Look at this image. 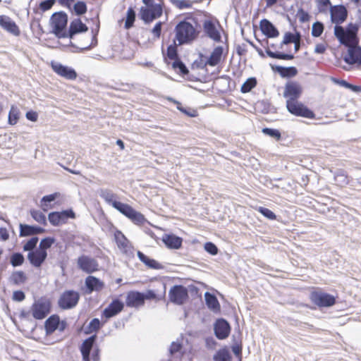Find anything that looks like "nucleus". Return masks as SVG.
<instances>
[{
  "instance_id": "obj_30",
  "label": "nucleus",
  "mask_w": 361,
  "mask_h": 361,
  "mask_svg": "<svg viewBox=\"0 0 361 361\" xmlns=\"http://www.w3.org/2000/svg\"><path fill=\"white\" fill-rule=\"evenodd\" d=\"M137 255L139 259L142 262H143L147 267H149L150 269H163L164 267L161 264H160L159 262H158L157 261H156L154 259H151V258L148 257L147 256H146L145 254H143L140 251H138Z\"/></svg>"
},
{
  "instance_id": "obj_18",
  "label": "nucleus",
  "mask_w": 361,
  "mask_h": 361,
  "mask_svg": "<svg viewBox=\"0 0 361 361\" xmlns=\"http://www.w3.org/2000/svg\"><path fill=\"white\" fill-rule=\"evenodd\" d=\"M123 303L118 299L114 300L103 312V315L109 319L116 316L123 309Z\"/></svg>"
},
{
  "instance_id": "obj_43",
  "label": "nucleus",
  "mask_w": 361,
  "mask_h": 361,
  "mask_svg": "<svg viewBox=\"0 0 361 361\" xmlns=\"http://www.w3.org/2000/svg\"><path fill=\"white\" fill-rule=\"evenodd\" d=\"M113 207L119 211L126 216L128 215V214H129V211L132 208V207H130V205L118 201L113 203Z\"/></svg>"
},
{
  "instance_id": "obj_27",
  "label": "nucleus",
  "mask_w": 361,
  "mask_h": 361,
  "mask_svg": "<svg viewBox=\"0 0 361 361\" xmlns=\"http://www.w3.org/2000/svg\"><path fill=\"white\" fill-rule=\"evenodd\" d=\"M96 335L92 336L85 340L80 347L83 361H90V353L95 342Z\"/></svg>"
},
{
  "instance_id": "obj_45",
  "label": "nucleus",
  "mask_w": 361,
  "mask_h": 361,
  "mask_svg": "<svg viewBox=\"0 0 361 361\" xmlns=\"http://www.w3.org/2000/svg\"><path fill=\"white\" fill-rule=\"evenodd\" d=\"M214 361H229L230 353L226 349L219 350L214 357Z\"/></svg>"
},
{
  "instance_id": "obj_50",
  "label": "nucleus",
  "mask_w": 361,
  "mask_h": 361,
  "mask_svg": "<svg viewBox=\"0 0 361 361\" xmlns=\"http://www.w3.org/2000/svg\"><path fill=\"white\" fill-rule=\"evenodd\" d=\"M55 240L53 238H45L42 239L39 243L38 248L41 250L47 251V250L54 243Z\"/></svg>"
},
{
  "instance_id": "obj_6",
  "label": "nucleus",
  "mask_w": 361,
  "mask_h": 361,
  "mask_svg": "<svg viewBox=\"0 0 361 361\" xmlns=\"http://www.w3.org/2000/svg\"><path fill=\"white\" fill-rule=\"evenodd\" d=\"M303 92L302 84L296 80H288L286 82L283 95L286 100L299 99Z\"/></svg>"
},
{
  "instance_id": "obj_39",
  "label": "nucleus",
  "mask_w": 361,
  "mask_h": 361,
  "mask_svg": "<svg viewBox=\"0 0 361 361\" xmlns=\"http://www.w3.org/2000/svg\"><path fill=\"white\" fill-rule=\"evenodd\" d=\"M99 195L103 198L107 203L113 206V203L117 202L116 199V195L111 190L104 189L100 191Z\"/></svg>"
},
{
  "instance_id": "obj_49",
  "label": "nucleus",
  "mask_w": 361,
  "mask_h": 361,
  "mask_svg": "<svg viewBox=\"0 0 361 361\" xmlns=\"http://www.w3.org/2000/svg\"><path fill=\"white\" fill-rule=\"evenodd\" d=\"M324 31V25L320 22H315L312 25V35L315 37L321 36Z\"/></svg>"
},
{
  "instance_id": "obj_22",
  "label": "nucleus",
  "mask_w": 361,
  "mask_h": 361,
  "mask_svg": "<svg viewBox=\"0 0 361 361\" xmlns=\"http://www.w3.org/2000/svg\"><path fill=\"white\" fill-rule=\"evenodd\" d=\"M214 332L219 339L226 338L230 332V326L224 319H219L214 325Z\"/></svg>"
},
{
  "instance_id": "obj_40",
  "label": "nucleus",
  "mask_w": 361,
  "mask_h": 361,
  "mask_svg": "<svg viewBox=\"0 0 361 361\" xmlns=\"http://www.w3.org/2000/svg\"><path fill=\"white\" fill-rule=\"evenodd\" d=\"M24 261V256L20 252L13 253L10 257V263L14 267L21 266Z\"/></svg>"
},
{
  "instance_id": "obj_48",
  "label": "nucleus",
  "mask_w": 361,
  "mask_h": 361,
  "mask_svg": "<svg viewBox=\"0 0 361 361\" xmlns=\"http://www.w3.org/2000/svg\"><path fill=\"white\" fill-rule=\"evenodd\" d=\"M11 279L14 283L20 284V283L25 282V281L26 279V276H25V274L23 273V271H18L13 273V274L11 276Z\"/></svg>"
},
{
  "instance_id": "obj_9",
  "label": "nucleus",
  "mask_w": 361,
  "mask_h": 361,
  "mask_svg": "<svg viewBox=\"0 0 361 361\" xmlns=\"http://www.w3.org/2000/svg\"><path fill=\"white\" fill-rule=\"evenodd\" d=\"M169 296L172 302L182 305L188 297V290L183 286H174L170 289Z\"/></svg>"
},
{
  "instance_id": "obj_61",
  "label": "nucleus",
  "mask_w": 361,
  "mask_h": 361,
  "mask_svg": "<svg viewBox=\"0 0 361 361\" xmlns=\"http://www.w3.org/2000/svg\"><path fill=\"white\" fill-rule=\"evenodd\" d=\"M100 328V321L98 319H93L89 324V331L90 332L96 331Z\"/></svg>"
},
{
  "instance_id": "obj_1",
  "label": "nucleus",
  "mask_w": 361,
  "mask_h": 361,
  "mask_svg": "<svg viewBox=\"0 0 361 361\" xmlns=\"http://www.w3.org/2000/svg\"><path fill=\"white\" fill-rule=\"evenodd\" d=\"M176 39L178 44H183L190 42L197 37V32L193 25L187 21L180 22L175 28Z\"/></svg>"
},
{
  "instance_id": "obj_8",
  "label": "nucleus",
  "mask_w": 361,
  "mask_h": 361,
  "mask_svg": "<svg viewBox=\"0 0 361 361\" xmlns=\"http://www.w3.org/2000/svg\"><path fill=\"white\" fill-rule=\"evenodd\" d=\"M50 303L43 299L35 301L31 307L32 317L36 319H43L49 313Z\"/></svg>"
},
{
  "instance_id": "obj_54",
  "label": "nucleus",
  "mask_w": 361,
  "mask_h": 361,
  "mask_svg": "<svg viewBox=\"0 0 361 361\" xmlns=\"http://www.w3.org/2000/svg\"><path fill=\"white\" fill-rule=\"evenodd\" d=\"M299 36H300L299 33L293 34L291 32H286L284 35L283 41L281 42V44L282 45V44H288L289 43H293V42H295V40L296 39V37H298Z\"/></svg>"
},
{
  "instance_id": "obj_46",
  "label": "nucleus",
  "mask_w": 361,
  "mask_h": 361,
  "mask_svg": "<svg viewBox=\"0 0 361 361\" xmlns=\"http://www.w3.org/2000/svg\"><path fill=\"white\" fill-rule=\"evenodd\" d=\"M262 133L267 135H269L276 140L279 141L281 138V134L279 130L272 129L269 128H264L262 129Z\"/></svg>"
},
{
  "instance_id": "obj_10",
  "label": "nucleus",
  "mask_w": 361,
  "mask_h": 361,
  "mask_svg": "<svg viewBox=\"0 0 361 361\" xmlns=\"http://www.w3.org/2000/svg\"><path fill=\"white\" fill-rule=\"evenodd\" d=\"M331 20L336 25L342 24L348 17V11L343 5H335L330 7Z\"/></svg>"
},
{
  "instance_id": "obj_47",
  "label": "nucleus",
  "mask_w": 361,
  "mask_h": 361,
  "mask_svg": "<svg viewBox=\"0 0 361 361\" xmlns=\"http://www.w3.org/2000/svg\"><path fill=\"white\" fill-rule=\"evenodd\" d=\"M135 13L132 8H129L127 11V18L125 23V27L129 29L133 26L135 21Z\"/></svg>"
},
{
  "instance_id": "obj_36",
  "label": "nucleus",
  "mask_w": 361,
  "mask_h": 361,
  "mask_svg": "<svg viewBox=\"0 0 361 361\" xmlns=\"http://www.w3.org/2000/svg\"><path fill=\"white\" fill-rule=\"evenodd\" d=\"M126 216L136 224H141L145 220L144 216L141 213L135 211L133 207Z\"/></svg>"
},
{
  "instance_id": "obj_44",
  "label": "nucleus",
  "mask_w": 361,
  "mask_h": 361,
  "mask_svg": "<svg viewBox=\"0 0 361 361\" xmlns=\"http://www.w3.org/2000/svg\"><path fill=\"white\" fill-rule=\"evenodd\" d=\"M182 349V345L178 341L172 342L169 348V353L171 356H177L180 357L181 356L180 350Z\"/></svg>"
},
{
  "instance_id": "obj_53",
  "label": "nucleus",
  "mask_w": 361,
  "mask_h": 361,
  "mask_svg": "<svg viewBox=\"0 0 361 361\" xmlns=\"http://www.w3.org/2000/svg\"><path fill=\"white\" fill-rule=\"evenodd\" d=\"M38 242V238L37 237H33L30 238L24 245H23V250L24 251H29L32 252L34 251L35 247L37 245V243Z\"/></svg>"
},
{
  "instance_id": "obj_55",
  "label": "nucleus",
  "mask_w": 361,
  "mask_h": 361,
  "mask_svg": "<svg viewBox=\"0 0 361 361\" xmlns=\"http://www.w3.org/2000/svg\"><path fill=\"white\" fill-rule=\"evenodd\" d=\"M74 11L77 15H82L87 11V6L83 1H78L74 5Z\"/></svg>"
},
{
  "instance_id": "obj_23",
  "label": "nucleus",
  "mask_w": 361,
  "mask_h": 361,
  "mask_svg": "<svg viewBox=\"0 0 361 361\" xmlns=\"http://www.w3.org/2000/svg\"><path fill=\"white\" fill-rule=\"evenodd\" d=\"M163 243L169 249L178 250L182 245L183 239L174 234H164L161 238Z\"/></svg>"
},
{
  "instance_id": "obj_12",
  "label": "nucleus",
  "mask_w": 361,
  "mask_h": 361,
  "mask_svg": "<svg viewBox=\"0 0 361 361\" xmlns=\"http://www.w3.org/2000/svg\"><path fill=\"white\" fill-rule=\"evenodd\" d=\"M51 66L56 73L66 79L74 80L77 78V73L74 69L68 66H63L59 62L51 61Z\"/></svg>"
},
{
  "instance_id": "obj_29",
  "label": "nucleus",
  "mask_w": 361,
  "mask_h": 361,
  "mask_svg": "<svg viewBox=\"0 0 361 361\" xmlns=\"http://www.w3.org/2000/svg\"><path fill=\"white\" fill-rule=\"evenodd\" d=\"M44 232V229L35 226H30L27 224H20V236H29L35 234H39Z\"/></svg>"
},
{
  "instance_id": "obj_56",
  "label": "nucleus",
  "mask_w": 361,
  "mask_h": 361,
  "mask_svg": "<svg viewBox=\"0 0 361 361\" xmlns=\"http://www.w3.org/2000/svg\"><path fill=\"white\" fill-rule=\"evenodd\" d=\"M31 216L38 223L46 224V217L41 212L33 210L31 212Z\"/></svg>"
},
{
  "instance_id": "obj_32",
  "label": "nucleus",
  "mask_w": 361,
  "mask_h": 361,
  "mask_svg": "<svg viewBox=\"0 0 361 361\" xmlns=\"http://www.w3.org/2000/svg\"><path fill=\"white\" fill-rule=\"evenodd\" d=\"M223 48L221 47H216L212 52L207 63L211 66L217 65L221 59Z\"/></svg>"
},
{
  "instance_id": "obj_13",
  "label": "nucleus",
  "mask_w": 361,
  "mask_h": 361,
  "mask_svg": "<svg viewBox=\"0 0 361 361\" xmlns=\"http://www.w3.org/2000/svg\"><path fill=\"white\" fill-rule=\"evenodd\" d=\"M0 26L4 30L13 36L18 37L20 34L18 26L10 17L7 16H0Z\"/></svg>"
},
{
  "instance_id": "obj_17",
  "label": "nucleus",
  "mask_w": 361,
  "mask_h": 361,
  "mask_svg": "<svg viewBox=\"0 0 361 361\" xmlns=\"http://www.w3.org/2000/svg\"><path fill=\"white\" fill-rule=\"evenodd\" d=\"M74 218L75 214L73 211H63L62 212H51L49 214L48 219L51 224L53 226H59L68 218Z\"/></svg>"
},
{
  "instance_id": "obj_19",
  "label": "nucleus",
  "mask_w": 361,
  "mask_h": 361,
  "mask_svg": "<svg viewBox=\"0 0 361 361\" xmlns=\"http://www.w3.org/2000/svg\"><path fill=\"white\" fill-rule=\"evenodd\" d=\"M345 61L349 64L361 65V48L357 45L348 48Z\"/></svg>"
},
{
  "instance_id": "obj_60",
  "label": "nucleus",
  "mask_w": 361,
  "mask_h": 361,
  "mask_svg": "<svg viewBox=\"0 0 361 361\" xmlns=\"http://www.w3.org/2000/svg\"><path fill=\"white\" fill-rule=\"evenodd\" d=\"M54 3L55 0H46L40 3L39 8L42 11H46L49 10Z\"/></svg>"
},
{
  "instance_id": "obj_38",
  "label": "nucleus",
  "mask_w": 361,
  "mask_h": 361,
  "mask_svg": "<svg viewBox=\"0 0 361 361\" xmlns=\"http://www.w3.org/2000/svg\"><path fill=\"white\" fill-rule=\"evenodd\" d=\"M335 181L339 186H344L348 184L349 179L348 174L344 171H340L335 175Z\"/></svg>"
},
{
  "instance_id": "obj_58",
  "label": "nucleus",
  "mask_w": 361,
  "mask_h": 361,
  "mask_svg": "<svg viewBox=\"0 0 361 361\" xmlns=\"http://www.w3.org/2000/svg\"><path fill=\"white\" fill-rule=\"evenodd\" d=\"M316 4L319 12H326L331 5L330 0H316Z\"/></svg>"
},
{
  "instance_id": "obj_11",
  "label": "nucleus",
  "mask_w": 361,
  "mask_h": 361,
  "mask_svg": "<svg viewBox=\"0 0 361 361\" xmlns=\"http://www.w3.org/2000/svg\"><path fill=\"white\" fill-rule=\"evenodd\" d=\"M140 15L141 18L146 23H149L162 15V8L160 4H156V6L149 8L142 7L140 9Z\"/></svg>"
},
{
  "instance_id": "obj_62",
  "label": "nucleus",
  "mask_w": 361,
  "mask_h": 361,
  "mask_svg": "<svg viewBox=\"0 0 361 361\" xmlns=\"http://www.w3.org/2000/svg\"><path fill=\"white\" fill-rule=\"evenodd\" d=\"M162 23L158 22L155 24L154 27L152 30V32L154 36V38L158 39L161 35Z\"/></svg>"
},
{
  "instance_id": "obj_35",
  "label": "nucleus",
  "mask_w": 361,
  "mask_h": 361,
  "mask_svg": "<svg viewBox=\"0 0 361 361\" xmlns=\"http://www.w3.org/2000/svg\"><path fill=\"white\" fill-rule=\"evenodd\" d=\"M126 216L136 224H141L145 220L144 216L141 213L135 211L133 207Z\"/></svg>"
},
{
  "instance_id": "obj_24",
  "label": "nucleus",
  "mask_w": 361,
  "mask_h": 361,
  "mask_svg": "<svg viewBox=\"0 0 361 361\" xmlns=\"http://www.w3.org/2000/svg\"><path fill=\"white\" fill-rule=\"evenodd\" d=\"M85 283L88 293H91L93 291L99 292L104 287V282L93 276H87L85 279Z\"/></svg>"
},
{
  "instance_id": "obj_59",
  "label": "nucleus",
  "mask_w": 361,
  "mask_h": 361,
  "mask_svg": "<svg viewBox=\"0 0 361 361\" xmlns=\"http://www.w3.org/2000/svg\"><path fill=\"white\" fill-rule=\"evenodd\" d=\"M204 250L212 255H216L218 252L217 247L210 242L204 244Z\"/></svg>"
},
{
  "instance_id": "obj_28",
  "label": "nucleus",
  "mask_w": 361,
  "mask_h": 361,
  "mask_svg": "<svg viewBox=\"0 0 361 361\" xmlns=\"http://www.w3.org/2000/svg\"><path fill=\"white\" fill-rule=\"evenodd\" d=\"M262 32L268 37H275L279 35L277 29L268 20L264 19L260 22Z\"/></svg>"
},
{
  "instance_id": "obj_42",
  "label": "nucleus",
  "mask_w": 361,
  "mask_h": 361,
  "mask_svg": "<svg viewBox=\"0 0 361 361\" xmlns=\"http://www.w3.org/2000/svg\"><path fill=\"white\" fill-rule=\"evenodd\" d=\"M113 207L119 211L126 216L128 215V214H129V211L132 208V207H130V205L118 201L113 203Z\"/></svg>"
},
{
  "instance_id": "obj_3",
  "label": "nucleus",
  "mask_w": 361,
  "mask_h": 361,
  "mask_svg": "<svg viewBox=\"0 0 361 361\" xmlns=\"http://www.w3.org/2000/svg\"><path fill=\"white\" fill-rule=\"evenodd\" d=\"M310 300L319 308L332 307L336 302L334 295L323 291L321 288L313 290L310 294Z\"/></svg>"
},
{
  "instance_id": "obj_57",
  "label": "nucleus",
  "mask_w": 361,
  "mask_h": 361,
  "mask_svg": "<svg viewBox=\"0 0 361 361\" xmlns=\"http://www.w3.org/2000/svg\"><path fill=\"white\" fill-rule=\"evenodd\" d=\"M258 211L265 217L270 220H275L276 219V214L269 209L266 207H259Z\"/></svg>"
},
{
  "instance_id": "obj_5",
  "label": "nucleus",
  "mask_w": 361,
  "mask_h": 361,
  "mask_svg": "<svg viewBox=\"0 0 361 361\" xmlns=\"http://www.w3.org/2000/svg\"><path fill=\"white\" fill-rule=\"evenodd\" d=\"M68 22V16L63 12L55 13L52 15L50 23L53 29V32L59 37H67L64 29L66 27Z\"/></svg>"
},
{
  "instance_id": "obj_31",
  "label": "nucleus",
  "mask_w": 361,
  "mask_h": 361,
  "mask_svg": "<svg viewBox=\"0 0 361 361\" xmlns=\"http://www.w3.org/2000/svg\"><path fill=\"white\" fill-rule=\"evenodd\" d=\"M114 237L118 247L122 251L127 252L130 247V243L125 235L121 231H117L114 234Z\"/></svg>"
},
{
  "instance_id": "obj_51",
  "label": "nucleus",
  "mask_w": 361,
  "mask_h": 361,
  "mask_svg": "<svg viewBox=\"0 0 361 361\" xmlns=\"http://www.w3.org/2000/svg\"><path fill=\"white\" fill-rule=\"evenodd\" d=\"M171 3L179 9L188 8L192 6L189 0H171Z\"/></svg>"
},
{
  "instance_id": "obj_34",
  "label": "nucleus",
  "mask_w": 361,
  "mask_h": 361,
  "mask_svg": "<svg viewBox=\"0 0 361 361\" xmlns=\"http://www.w3.org/2000/svg\"><path fill=\"white\" fill-rule=\"evenodd\" d=\"M59 324V318L56 316L50 317L45 322V330L47 334H50L53 333L57 328Z\"/></svg>"
},
{
  "instance_id": "obj_25",
  "label": "nucleus",
  "mask_w": 361,
  "mask_h": 361,
  "mask_svg": "<svg viewBox=\"0 0 361 361\" xmlns=\"http://www.w3.org/2000/svg\"><path fill=\"white\" fill-rule=\"evenodd\" d=\"M87 30V25L80 19L77 18L71 22L68 35L71 39H73L76 34L85 32Z\"/></svg>"
},
{
  "instance_id": "obj_33",
  "label": "nucleus",
  "mask_w": 361,
  "mask_h": 361,
  "mask_svg": "<svg viewBox=\"0 0 361 361\" xmlns=\"http://www.w3.org/2000/svg\"><path fill=\"white\" fill-rule=\"evenodd\" d=\"M204 299L207 307L210 310L214 312H217L220 310V305L216 296L208 292H206L204 294Z\"/></svg>"
},
{
  "instance_id": "obj_7",
  "label": "nucleus",
  "mask_w": 361,
  "mask_h": 361,
  "mask_svg": "<svg viewBox=\"0 0 361 361\" xmlns=\"http://www.w3.org/2000/svg\"><path fill=\"white\" fill-rule=\"evenodd\" d=\"M80 295L74 290H66L62 293L59 300V305L62 309H71L78 302Z\"/></svg>"
},
{
  "instance_id": "obj_14",
  "label": "nucleus",
  "mask_w": 361,
  "mask_h": 361,
  "mask_svg": "<svg viewBox=\"0 0 361 361\" xmlns=\"http://www.w3.org/2000/svg\"><path fill=\"white\" fill-rule=\"evenodd\" d=\"M47 257V252L41 250L39 248L34 251L29 252L27 254V259L30 263L35 267L39 268L44 263Z\"/></svg>"
},
{
  "instance_id": "obj_2",
  "label": "nucleus",
  "mask_w": 361,
  "mask_h": 361,
  "mask_svg": "<svg viewBox=\"0 0 361 361\" xmlns=\"http://www.w3.org/2000/svg\"><path fill=\"white\" fill-rule=\"evenodd\" d=\"M357 28L353 27L345 30L341 25H336L334 27V35L339 42L348 48L357 45L358 39L357 37Z\"/></svg>"
},
{
  "instance_id": "obj_16",
  "label": "nucleus",
  "mask_w": 361,
  "mask_h": 361,
  "mask_svg": "<svg viewBox=\"0 0 361 361\" xmlns=\"http://www.w3.org/2000/svg\"><path fill=\"white\" fill-rule=\"evenodd\" d=\"M126 305L131 307H139L145 303V294L137 291H130L126 297Z\"/></svg>"
},
{
  "instance_id": "obj_26",
  "label": "nucleus",
  "mask_w": 361,
  "mask_h": 361,
  "mask_svg": "<svg viewBox=\"0 0 361 361\" xmlns=\"http://www.w3.org/2000/svg\"><path fill=\"white\" fill-rule=\"evenodd\" d=\"M272 70L279 73L281 78H290L296 76L298 73V69L294 66L283 67L280 66H271Z\"/></svg>"
},
{
  "instance_id": "obj_37",
  "label": "nucleus",
  "mask_w": 361,
  "mask_h": 361,
  "mask_svg": "<svg viewBox=\"0 0 361 361\" xmlns=\"http://www.w3.org/2000/svg\"><path fill=\"white\" fill-rule=\"evenodd\" d=\"M20 111L17 106H11L9 114L8 122L10 125H16L19 119Z\"/></svg>"
},
{
  "instance_id": "obj_52",
  "label": "nucleus",
  "mask_w": 361,
  "mask_h": 361,
  "mask_svg": "<svg viewBox=\"0 0 361 361\" xmlns=\"http://www.w3.org/2000/svg\"><path fill=\"white\" fill-rule=\"evenodd\" d=\"M296 17L300 23H305L310 20V14L303 8H299L296 13Z\"/></svg>"
},
{
  "instance_id": "obj_15",
  "label": "nucleus",
  "mask_w": 361,
  "mask_h": 361,
  "mask_svg": "<svg viewBox=\"0 0 361 361\" xmlns=\"http://www.w3.org/2000/svg\"><path fill=\"white\" fill-rule=\"evenodd\" d=\"M80 269L86 273H92L98 269V264L95 259L87 256H82L78 259Z\"/></svg>"
},
{
  "instance_id": "obj_41",
  "label": "nucleus",
  "mask_w": 361,
  "mask_h": 361,
  "mask_svg": "<svg viewBox=\"0 0 361 361\" xmlns=\"http://www.w3.org/2000/svg\"><path fill=\"white\" fill-rule=\"evenodd\" d=\"M113 207L119 211L126 216L128 215V214H129V211L132 208V207H130V205L118 201L113 203Z\"/></svg>"
},
{
  "instance_id": "obj_64",
  "label": "nucleus",
  "mask_w": 361,
  "mask_h": 361,
  "mask_svg": "<svg viewBox=\"0 0 361 361\" xmlns=\"http://www.w3.org/2000/svg\"><path fill=\"white\" fill-rule=\"evenodd\" d=\"M167 56L171 59H174L177 56L176 48L170 45L167 49Z\"/></svg>"
},
{
  "instance_id": "obj_4",
  "label": "nucleus",
  "mask_w": 361,
  "mask_h": 361,
  "mask_svg": "<svg viewBox=\"0 0 361 361\" xmlns=\"http://www.w3.org/2000/svg\"><path fill=\"white\" fill-rule=\"evenodd\" d=\"M286 106L288 111L293 115L310 119L315 118L314 112L298 99L286 100Z\"/></svg>"
},
{
  "instance_id": "obj_63",
  "label": "nucleus",
  "mask_w": 361,
  "mask_h": 361,
  "mask_svg": "<svg viewBox=\"0 0 361 361\" xmlns=\"http://www.w3.org/2000/svg\"><path fill=\"white\" fill-rule=\"evenodd\" d=\"M25 298V293L21 290H16L13 293V300L15 301L21 302Z\"/></svg>"
},
{
  "instance_id": "obj_20",
  "label": "nucleus",
  "mask_w": 361,
  "mask_h": 361,
  "mask_svg": "<svg viewBox=\"0 0 361 361\" xmlns=\"http://www.w3.org/2000/svg\"><path fill=\"white\" fill-rule=\"evenodd\" d=\"M267 55L273 59H281V60H292L294 58L293 54L283 53L276 49L273 44L268 43L267 48L266 49Z\"/></svg>"
},
{
  "instance_id": "obj_21",
  "label": "nucleus",
  "mask_w": 361,
  "mask_h": 361,
  "mask_svg": "<svg viewBox=\"0 0 361 361\" xmlns=\"http://www.w3.org/2000/svg\"><path fill=\"white\" fill-rule=\"evenodd\" d=\"M205 33L212 39L219 42L221 39V35L218 30L217 25L212 20H205L203 23Z\"/></svg>"
}]
</instances>
